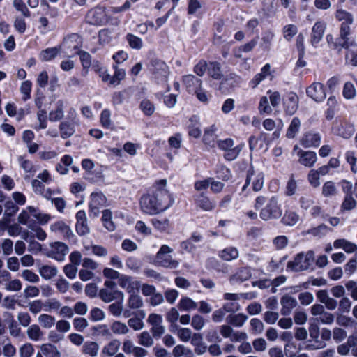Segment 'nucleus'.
I'll return each instance as SVG.
<instances>
[{
	"label": "nucleus",
	"instance_id": "f257e3e1",
	"mask_svg": "<svg viewBox=\"0 0 357 357\" xmlns=\"http://www.w3.org/2000/svg\"><path fill=\"white\" fill-rule=\"evenodd\" d=\"M167 183L166 179L157 181L153 186V193L144 195L141 197L139 204L143 213L155 215L165 211L172 205L174 199L166 188Z\"/></svg>",
	"mask_w": 357,
	"mask_h": 357
},
{
	"label": "nucleus",
	"instance_id": "f03ea898",
	"mask_svg": "<svg viewBox=\"0 0 357 357\" xmlns=\"http://www.w3.org/2000/svg\"><path fill=\"white\" fill-rule=\"evenodd\" d=\"M314 261V252L309 250L306 253L300 252L294 260L287 263V268L294 271L299 272L307 270Z\"/></svg>",
	"mask_w": 357,
	"mask_h": 357
},
{
	"label": "nucleus",
	"instance_id": "7ed1b4c3",
	"mask_svg": "<svg viewBox=\"0 0 357 357\" xmlns=\"http://www.w3.org/2000/svg\"><path fill=\"white\" fill-rule=\"evenodd\" d=\"M174 252L168 245H162L156 253L155 260L160 266L167 268H176L179 266L180 262L174 259L171 254Z\"/></svg>",
	"mask_w": 357,
	"mask_h": 357
},
{
	"label": "nucleus",
	"instance_id": "20e7f679",
	"mask_svg": "<svg viewBox=\"0 0 357 357\" xmlns=\"http://www.w3.org/2000/svg\"><path fill=\"white\" fill-rule=\"evenodd\" d=\"M67 119L61 122L59 126L60 135L63 139L69 138L75 132V124L77 119V111L75 108L70 107L68 109Z\"/></svg>",
	"mask_w": 357,
	"mask_h": 357
},
{
	"label": "nucleus",
	"instance_id": "39448f33",
	"mask_svg": "<svg viewBox=\"0 0 357 357\" xmlns=\"http://www.w3.org/2000/svg\"><path fill=\"white\" fill-rule=\"evenodd\" d=\"M282 215V211L275 197H272L268 204L261 210L260 218L264 220L278 218Z\"/></svg>",
	"mask_w": 357,
	"mask_h": 357
},
{
	"label": "nucleus",
	"instance_id": "423d86ee",
	"mask_svg": "<svg viewBox=\"0 0 357 357\" xmlns=\"http://www.w3.org/2000/svg\"><path fill=\"white\" fill-rule=\"evenodd\" d=\"M68 252V245L58 241L50 244V248L47 250L46 255L57 261H63Z\"/></svg>",
	"mask_w": 357,
	"mask_h": 357
},
{
	"label": "nucleus",
	"instance_id": "0eeeda50",
	"mask_svg": "<svg viewBox=\"0 0 357 357\" xmlns=\"http://www.w3.org/2000/svg\"><path fill=\"white\" fill-rule=\"evenodd\" d=\"M63 51L68 56H73L79 53V37L76 35L66 38L61 45Z\"/></svg>",
	"mask_w": 357,
	"mask_h": 357
},
{
	"label": "nucleus",
	"instance_id": "6e6552de",
	"mask_svg": "<svg viewBox=\"0 0 357 357\" xmlns=\"http://www.w3.org/2000/svg\"><path fill=\"white\" fill-rule=\"evenodd\" d=\"M150 70L155 78L166 79L169 73L167 65L158 59H153L151 61Z\"/></svg>",
	"mask_w": 357,
	"mask_h": 357
},
{
	"label": "nucleus",
	"instance_id": "1a4fd4ad",
	"mask_svg": "<svg viewBox=\"0 0 357 357\" xmlns=\"http://www.w3.org/2000/svg\"><path fill=\"white\" fill-rule=\"evenodd\" d=\"M264 174L261 172L255 173L253 170L248 171L243 190H245L247 185L250 183H252V190L254 191L257 192L261 190L264 185Z\"/></svg>",
	"mask_w": 357,
	"mask_h": 357
},
{
	"label": "nucleus",
	"instance_id": "9d476101",
	"mask_svg": "<svg viewBox=\"0 0 357 357\" xmlns=\"http://www.w3.org/2000/svg\"><path fill=\"white\" fill-rule=\"evenodd\" d=\"M107 198L102 192H93L91 195L90 212L95 216L99 213V208L107 206Z\"/></svg>",
	"mask_w": 357,
	"mask_h": 357
},
{
	"label": "nucleus",
	"instance_id": "9b49d317",
	"mask_svg": "<svg viewBox=\"0 0 357 357\" xmlns=\"http://www.w3.org/2000/svg\"><path fill=\"white\" fill-rule=\"evenodd\" d=\"M147 322L151 325V333L153 337H160L165 333V327L162 325L161 315L152 313L147 319Z\"/></svg>",
	"mask_w": 357,
	"mask_h": 357
},
{
	"label": "nucleus",
	"instance_id": "f8f14e48",
	"mask_svg": "<svg viewBox=\"0 0 357 357\" xmlns=\"http://www.w3.org/2000/svg\"><path fill=\"white\" fill-rule=\"evenodd\" d=\"M86 20L89 23L95 25H100L106 22V13L104 8L96 7L89 10L86 15Z\"/></svg>",
	"mask_w": 357,
	"mask_h": 357
},
{
	"label": "nucleus",
	"instance_id": "ddd939ff",
	"mask_svg": "<svg viewBox=\"0 0 357 357\" xmlns=\"http://www.w3.org/2000/svg\"><path fill=\"white\" fill-rule=\"evenodd\" d=\"M36 212V208L33 206H28L26 209L22 210L17 217L18 223L26 225L31 229H34L36 222L31 219V215L33 216Z\"/></svg>",
	"mask_w": 357,
	"mask_h": 357
},
{
	"label": "nucleus",
	"instance_id": "4468645a",
	"mask_svg": "<svg viewBox=\"0 0 357 357\" xmlns=\"http://www.w3.org/2000/svg\"><path fill=\"white\" fill-rule=\"evenodd\" d=\"M307 95L317 102L323 101L326 98L324 85L319 82L313 83L307 89Z\"/></svg>",
	"mask_w": 357,
	"mask_h": 357
},
{
	"label": "nucleus",
	"instance_id": "2eb2a0df",
	"mask_svg": "<svg viewBox=\"0 0 357 357\" xmlns=\"http://www.w3.org/2000/svg\"><path fill=\"white\" fill-rule=\"evenodd\" d=\"M326 28V23L324 21L317 22L312 29L311 44L316 46L322 39Z\"/></svg>",
	"mask_w": 357,
	"mask_h": 357
},
{
	"label": "nucleus",
	"instance_id": "dca6fc26",
	"mask_svg": "<svg viewBox=\"0 0 357 357\" xmlns=\"http://www.w3.org/2000/svg\"><path fill=\"white\" fill-rule=\"evenodd\" d=\"M297 155L298 156V162L307 167H312L317 160V154L314 151L300 149Z\"/></svg>",
	"mask_w": 357,
	"mask_h": 357
},
{
	"label": "nucleus",
	"instance_id": "f3484780",
	"mask_svg": "<svg viewBox=\"0 0 357 357\" xmlns=\"http://www.w3.org/2000/svg\"><path fill=\"white\" fill-rule=\"evenodd\" d=\"M280 303L282 305L280 313L283 316L290 314L292 310L298 305L296 299L289 294H284L281 298Z\"/></svg>",
	"mask_w": 357,
	"mask_h": 357
},
{
	"label": "nucleus",
	"instance_id": "a211bd4d",
	"mask_svg": "<svg viewBox=\"0 0 357 357\" xmlns=\"http://www.w3.org/2000/svg\"><path fill=\"white\" fill-rule=\"evenodd\" d=\"M119 284L126 289L128 292L134 294L138 291L140 287V282L137 280H133L130 276L121 275L119 280Z\"/></svg>",
	"mask_w": 357,
	"mask_h": 357
},
{
	"label": "nucleus",
	"instance_id": "6ab92c4d",
	"mask_svg": "<svg viewBox=\"0 0 357 357\" xmlns=\"http://www.w3.org/2000/svg\"><path fill=\"white\" fill-rule=\"evenodd\" d=\"M301 143L305 148L317 147L321 144V136L318 133L307 132L302 137Z\"/></svg>",
	"mask_w": 357,
	"mask_h": 357
},
{
	"label": "nucleus",
	"instance_id": "aec40b11",
	"mask_svg": "<svg viewBox=\"0 0 357 357\" xmlns=\"http://www.w3.org/2000/svg\"><path fill=\"white\" fill-rule=\"evenodd\" d=\"M65 103L63 100H59L56 103L54 108L49 113V120L52 122H56L63 119L64 116Z\"/></svg>",
	"mask_w": 357,
	"mask_h": 357
},
{
	"label": "nucleus",
	"instance_id": "412c9836",
	"mask_svg": "<svg viewBox=\"0 0 357 357\" xmlns=\"http://www.w3.org/2000/svg\"><path fill=\"white\" fill-rule=\"evenodd\" d=\"M183 84L189 93H192L201 88L202 80L192 75H187L183 77Z\"/></svg>",
	"mask_w": 357,
	"mask_h": 357
},
{
	"label": "nucleus",
	"instance_id": "4be33fe9",
	"mask_svg": "<svg viewBox=\"0 0 357 357\" xmlns=\"http://www.w3.org/2000/svg\"><path fill=\"white\" fill-rule=\"evenodd\" d=\"M216 132L217 128L214 125L206 129L203 135V142L207 146L214 147L218 139Z\"/></svg>",
	"mask_w": 357,
	"mask_h": 357
},
{
	"label": "nucleus",
	"instance_id": "5701e85b",
	"mask_svg": "<svg viewBox=\"0 0 357 357\" xmlns=\"http://www.w3.org/2000/svg\"><path fill=\"white\" fill-rule=\"evenodd\" d=\"M52 231L62 234L66 238L73 236V231L69 226L63 221H58L50 226Z\"/></svg>",
	"mask_w": 357,
	"mask_h": 357
},
{
	"label": "nucleus",
	"instance_id": "b1692460",
	"mask_svg": "<svg viewBox=\"0 0 357 357\" xmlns=\"http://www.w3.org/2000/svg\"><path fill=\"white\" fill-rule=\"evenodd\" d=\"M271 66L267 63L261 70V73L257 74L250 81V84L254 89L257 87L261 81L271 75Z\"/></svg>",
	"mask_w": 357,
	"mask_h": 357
},
{
	"label": "nucleus",
	"instance_id": "393cba45",
	"mask_svg": "<svg viewBox=\"0 0 357 357\" xmlns=\"http://www.w3.org/2000/svg\"><path fill=\"white\" fill-rule=\"evenodd\" d=\"M99 349V344L93 341H87L84 342L82 347V353L91 357L97 356Z\"/></svg>",
	"mask_w": 357,
	"mask_h": 357
},
{
	"label": "nucleus",
	"instance_id": "a878e982",
	"mask_svg": "<svg viewBox=\"0 0 357 357\" xmlns=\"http://www.w3.org/2000/svg\"><path fill=\"white\" fill-rule=\"evenodd\" d=\"M110 329L112 335H123L130 332L127 324L120 321H114L110 325Z\"/></svg>",
	"mask_w": 357,
	"mask_h": 357
},
{
	"label": "nucleus",
	"instance_id": "bb28decb",
	"mask_svg": "<svg viewBox=\"0 0 357 357\" xmlns=\"http://www.w3.org/2000/svg\"><path fill=\"white\" fill-rule=\"evenodd\" d=\"M120 346V341L113 339L102 348V353L109 357L113 356L118 352Z\"/></svg>",
	"mask_w": 357,
	"mask_h": 357
},
{
	"label": "nucleus",
	"instance_id": "cd10ccee",
	"mask_svg": "<svg viewBox=\"0 0 357 357\" xmlns=\"http://www.w3.org/2000/svg\"><path fill=\"white\" fill-rule=\"evenodd\" d=\"M333 245L335 248H342L347 253L354 252L357 250V245L355 243L344 238L335 240Z\"/></svg>",
	"mask_w": 357,
	"mask_h": 357
},
{
	"label": "nucleus",
	"instance_id": "c85d7f7f",
	"mask_svg": "<svg viewBox=\"0 0 357 357\" xmlns=\"http://www.w3.org/2000/svg\"><path fill=\"white\" fill-rule=\"evenodd\" d=\"M99 296L105 303H109L116 298L119 296L123 297V294L116 290L102 289L99 291Z\"/></svg>",
	"mask_w": 357,
	"mask_h": 357
},
{
	"label": "nucleus",
	"instance_id": "c756f323",
	"mask_svg": "<svg viewBox=\"0 0 357 357\" xmlns=\"http://www.w3.org/2000/svg\"><path fill=\"white\" fill-rule=\"evenodd\" d=\"M28 337L33 341L40 340L43 337V332L38 324H32L29 326L26 331Z\"/></svg>",
	"mask_w": 357,
	"mask_h": 357
},
{
	"label": "nucleus",
	"instance_id": "7c9ffc66",
	"mask_svg": "<svg viewBox=\"0 0 357 357\" xmlns=\"http://www.w3.org/2000/svg\"><path fill=\"white\" fill-rule=\"evenodd\" d=\"M248 319V317L243 314L239 313L236 314H230L227 317V321L228 324L235 326V327H241L246 320Z\"/></svg>",
	"mask_w": 357,
	"mask_h": 357
},
{
	"label": "nucleus",
	"instance_id": "2f4dec72",
	"mask_svg": "<svg viewBox=\"0 0 357 357\" xmlns=\"http://www.w3.org/2000/svg\"><path fill=\"white\" fill-rule=\"evenodd\" d=\"M300 220L298 213L291 211H287L282 218V222L288 226H294Z\"/></svg>",
	"mask_w": 357,
	"mask_h": 357
},
{
	"label": "nucleus",
	"instance_id": "473e14b6",
	"mask_svg": "<svg viewBox=\"0 0 357 357\" xmlns=\"http://www.w3.org/2000/svg\"><path fill=\"white\" fill-rule=\"evenodd\" d=\"M321 192L324 197H331L336 196L338 193V190L335 183L329 181L324 183Z\"/></svg>",
	"mask_w": 357,
	"mask_h": 357
},
{
	"label": "nucleus",
	"instance_id": "72a5a7b5",
	"mask_svg": "<svg viewBox=\"0 0 357 357\" xmlns=\"http://www.w3.org/2000/svg\"><path fill=\"white\" fill-rule=\"evenodd\" d=\"M40 349L45 357H61L57 347L52 344H43Z\"/></svg>",
	"mask_w": 357,
	"mask_h": 357
},
{
	"label": "nucleus",
	"instance_id": "f704fd0d",
	"mask_svg": "<svg viewBox=\"0 0 357 357\" xmlns=\"http://www.w3.org/2000/svg\"><path fill=\"white\" fill-rule=\"evenodd\" d=\"M4 317H7L9 319L8 328L10 335L15 337H19L21 334V328L15 321L12 314L10 312H5Z\"/></svg>",
	"mask_w": 357,
	"mask_h": 357
},
{
	"label": "nucleus",
	"instance_id": "c9c22d12",
	"mask_svg": "<svg viewBox=\"0 0 357 357\" xmlns=\"http://www.w3.org/2000/svg\"><path fill=\"white\" fill-rule=\"evenodd\" d=\"M301 127V121L298 117H294L286 132V137L288 139H294L298 132Z\"/></svg>",
	"mask_w": 357,
	"mask_h": 357
},
{
	"label": "nucleus",
	"instance_id": "e433bc0d",
	"mask_svg": "<svg viewBox=\"0 0 357 357\" xmlns=\"http://www.w3.org/2000/svg\"><path fill=\"white\" fill-rule=\"evenodd\" d=\"M38 272L42 278L45 280H50L56 276L58 271L54 266L43 265L40 267Z\"/></svg>",
	"mask_w": 357,
	"mask_h": 357
},
{
	"label": "nucleus",
	"instance_id": "4c0bfd02",
	"mask_svg": "<svg viewBox=\"0 0 357 357\" xmlns=\"http://www.w3.org/2000/svg\"><path fill=\"white\" fill-rule=\"evenodd\" d=\"M152 224L155 229L161 232L167 231L170 228L169 220L166 218H154L152 220Z\"/></svg>",
	"mask_w": 357,
	"mask_h": 357
},
{
	"label": "nucleus",
	"instance_id": "58836bf2",
	"mask_svg": "<svg viewBox=\"0 0 357 357\" xmlns=\"http://www.w3.org/2000/svg\"><path fill=\"white\" fill-rule=\"evenodd\" d=\"M197 307V303L188 297H183L178 303V307L181 311H190Z\"/></svg>",
	"mask_w": 357,
	"mask_h": 357
},
{
	"label": "nucleus",
	"instance_id": "ea45409f",
	"mask_svg": "<svg viewBox=\"0 0 357 357\" xmlns=\"http://www.w3.org/2000/svg\"><path fill=\"white\" fill-rule=\"evenodd\" d=\"M112 214L109 210L105 209L102 211V221L103 222L105 227L109 231H114L116 228V226L114 222L112 221Z\"/></svg>",
	"mask_w": 357,
	"mask_h": 357
},
{
	"label": "nucleus",
	"instance_id": "a19ab883",
	"mask_svg": "<svg viewBox=\"0 0 357 357\" xmlns=\"http://www.w3.org/2000/svg\"><path fill=\"white\" fill-rule=\"evenodd\" d=\"M38 321L44 328H51L55 324V318L48 314H40Z\"/></svg>",
	"mask_w": 357,
	"mask_h": 357
},
{
	"label": "nucleus",
	"instance_id": "79ce46f5",
	"mask_svg": "<svg viewBox=\"0 0 357 357\" xmlns=\"http://www.w3.org/2000/svg\"><path fill=\"white\" fill-rule=\"evenodd\" d=\"M251 276L250 271L247 268L240 269L235 275L231 277L230 281L231 282H242L248 280Z\"/></svg>",
	"mask_w": 357,
	"mask_h": 357
},
{
	"label": "nucleus",
	"instance_id": "37998d69",
	"mask_svg": "<svg viewBox=\"0 0 357 357\" xmlns=\"http://www.w3.org/2000/svg\"><path fill=\"white\" fill-rule=\"evenodd\" d=\"M220 257L225 261H231L238 257V251L233 247L227 248L220 252Z\"/></svg>",
	"mask_w": 357,
	"mask_h": 357
},
{
	"label": "nucleus",
	"instance_id": "c03bdc74",
	"mask_svg": "<svg viewBox=\"0 0 357 357\" xmlns=\"http://www.w3.org/2000/svg\"><path fill=\"white\" fill-rule=\"evenodd\" d=\"M209 75L215 79H220L222 77L220 65L218 62H211L208 67Z\"/></svg>",
	"mask_w": 357,
	"mask_h": 357
},
{
	"label": "nucleus",
	"instance_id": "a18cd8bd",
	"mask_svg": "<svg viewBox=\"0 0 357 357\" xmlns=\"http://www.w3.org/2000/svg\"><path fill=\"white\" fill-rule=\"evenodd\" d=\"M143 306V301L139 295L132 294L128 300V307L133 310H138Z\"/></svg>",
	"mask_w": 357,
	"mask_h": 357
},
{
	"label": "nucleus",
	"instance_id": "49530a36",
	"mask_svg": "<svg viewBox=\"0 0 357 357\" xmlns=\"http://www.w3.org/2000/svg\"><path fill=\"white\" fill-rule=\"evenodd\" d=\"M197 204L202 209L210 211L215 207V204L210 201V199L204 195H200L197 200Z\"/></svg>",
	"mask_w": 357,
	"mask_h": 357
},
{
	"label": "nucleus",
	"instance_id": "de8ad7c7",
	"mask_svg": "<svg viewBox=\"0 0 357 357\" xmlns=\"http://www.w3.org/2000/svg\"><path fill=\"white\" fill-rule=\"evenodd\" d=\"M61 305V303L56 298L48 299L44 302V310L45 312H56Z\"/></svg>",
	"mask_w": 357,
	"mask_h": 357
},
{
	"label": "nucleus",
	"instance_id": "09e8293b",
	"mask_svg": "<svg viewBox=\"0 0 357 357\" xmlns=\"http://www.w3.org/2000/svg\"><path fill=\"white\" fill-rule=\"evenodd\" d=\"M59 52V47L47 48L41 52L40 56L42 61H48L54 59Z\"/></svg>",
	"mask_w": 357,
	"mask_h": 357
},
{
	"label": "nucleus",
	"instance_id": "8fccbe9b",
	"mask_svg": "<svg viewBox=\"0 0 357 357\" xmlns=\"http://www.w3.org/2000/svg\"><path fill=\"white\" fill-rule=\"evenodd\" d=\"M126 40L129 46L132 49L140 50L143 47L142 40L132 33L127 34Z\"/></svg>",
	"mask_w": 357,
	"mask_h": 357
},
{
	"label": "nucleus",
	"instance_id": "3c124183",
	"mask_svg": "<svg viewBox=\"0 0 357 357\" xmlns=\"http://www.w3.org/2000/svg\"><path fill=\"white\" fill-rule=\"evenodd\" d=\"M327 226L322 224L316 227H313L307 231H303V235L311 234L313 236L320 237L325 234L327 231Z\"/></svg>",
	"mask_w": 357,
	"mask_h": 357
},
{
	"label": "nucleus",
	"instance_id": "603ef678",
	"mask_svg": "<svg viewBox=\"0 0 357 357\" xmlns=\"http://www.w3.org/2000/svg\"><path fill=\"white\" fill-rule=\"evenodd\" d=\"M357 202L352 197V195L347 194L342 203L341 208L343 211H351L356 206Z\"/></svg>",
	"mask_w": 357,
	"mask_h": 357
},
{
	"label": "nucleus",
	"instance_id": "864d4df0",
	"mask_svg": "<svg viewBox=\"0 0 357 357\" xmlns=\"http://www.w3.org/2000/svg\"><path fill=\"white\" fill-rule=\"evenodd\" d=\"M137 337L140 345L150 347L153 344V340L148 331L142 332Z\"/></svg>",
	"mask_w": 357,
	"mask_h": 357
},
{
	"label": "nucleus",
	"instance_id": "5fc2aeb1",
	"mask_svg": "<svg viewBox=\"0 0 357 357\" xmlns=\"http://www.w3.org/2000/svg\"><path fill=\"white\" fill-rule=\"evenodd\" d=\"M97 335L105 337H111L112 332L110 328L105 324L97 325L93 328Z\"/></svg>",
	"mask_w": 357,
	"mask_h": 357
},
{
	"label": "nucleus",
	"instance_id": "6e6d98bb",
	"mask_svg": "<svg viewBox=\"0 0 357 357\" xmlns=\"http://www.w3.org/2000/svg\"><path fill=\"white\" fill-rule=\"evenodd\" d=\"M140 109L148 116L153 115L155 112L154 105L148 99H144L141 102Z\"/></svg>",
	"mask_w": 357,
	"mask_h": 357
},
{
	"label": "nucleus",
	"instance_id": "4d7b16f0",
	"mask_svg": "<svg viewBox=\"0 0 357 357\" xmlns=\"http://www.w3.org/2000/svg\"><path fill=\"white\" fill-rule=\"evenodd\" d=\"M73 325L76 331L83 332L88 327L89 323L84 317H76L73 320Z\"/></svg>",
	"mask_w": 357,
	"mask_h": 357
},
{
	"label": "nucleus",
	"instance_id": "13d9d810",
	"mask_svg": "<svg viewBox=\"0 0 357 357\" xmlns=\"http://www.w3.org/2000/svg\"><path fill=\"white\" fill-rule=\"evenodd\" d=\"M333 338L336 342H341L344 340L347 337V331L340 327H335L333 331Z\"/></svg>",
	"mask_w": 357,
	"mask_h": 357
},
{
	"label": "nucleus",
	"instance_id": "bf43d9fd",
	"mask_svg": "<svg viewBox=\"0 0 357 357\" xmlns=\"http://www.w3.org/2000/svg\"><path fill=\"white\" fill-rule=\"evenodd\" d=\"M335 17L339 21H342V23H353L352 15L344 10H337L335 14Z\"/></svg>",
	"mask_w": 357,
	"mask_h": 357
},
{
	"label": "nucleus",
	"instance_id": "052dcab7",
	"mask_svg": "<svg viewBox=\"0 0 357 357\" xmlns=\"http://www.w3.org/2000/svg\"><path fill=\"white\" fill-rule=\"evenodd\" d=\"M28 307L32 314H37L44 310V303L41 300H35L28 303Z\"/></svg>",
	"mask_w": 357,
	"mask_h": 357
},
{
	"label": "nucleus",
	"instance_id": "680f3d73",
	"mask_svg": "<svg viewBox=\"0 0 357 357\" xmlns=\"http://www.w3.org/2000/svg\"><path fill=\"white\" fill-rule=\"evenodd\" d=\"M307 180L310 184L314 188H317L320 185V175L316 169H311L309 172Z\"/></svg>",
	"mask_w": 357,
	"mask_h": 357
},
{
	"label": "nucleus",
	"instance_id": "e2e57ef3",
	"mask_svg": "<svg viewBox=\"0 0 357 357\" xmlns=\"http://www.w3.org/2000/svg\"><path fill=\"white\" fill-rule=\"evenodd\" d=\"M13 6L15 8L20 12L25 17H29L31 16L30 12L26 7V4L22 0H13Z\"/></svg>",
	"mask_w": 357,
	"mask_h": 357
},
{
	"label": "nucleus",
	"instance_id": "0e129e2a",
	"mask_svg": "<svg viewBox=\"0 0 357 357\" xmlns=\"http://www.w3.org/2000/svg\"><path fill=\"white\" fill-rule=\"evenodd\" d=\"M109 312L114 317H119L123 313V304L122 302H115L112 303L108 307Z\"/></svg>",
	"mask_w": 357,
	"mask_h": 357
},
{
	"label": "nucleus",
	"instance_id": "69168bd1",
	"mask_svg": "<svg viewBox=\"0 0 357 357\" xmlns=\"http://www.w3.org/2000/svg\"><path fill=\"white\" fill-rule=\"evenodd\" d=\"M0 248H1L2 252L4 255H10L13 250V242L9 238H5L1 243Z\"/></svg>",
	"mask_w": 357,
	"mask_h": 357
},
{
	"label": "nucleus",
	"instance_id": "338daca9",
	"mask_svg": "<svg viewBox=\"0 0 357 357\" xmlns=\"http://www.w3.org/2000/svg\"><path fill=\"white\" fill-rule=\"evenodd\" d=\"M20 325L23 327H27L29 326L31 321L30 314L26 312H20L17 316Z\"/></svg>",
	"mask_w": 357,
	"mask_h": 357
},
{
	"label": "nucleus",
	"instance_id": "774afa93",
	"mask_svg": "<svg viewBox=\"0 0 357 357\" xmlns=\"http://www.w3.org/2000/svg\"><path fill=\"white\" fill-rule=\"evenodd\" d=\"M34 352V348L31 343L22 345L20 349V357H31Z\"/></svg>",
	"mask_w": 357,
	"mask_h": 357
}]
</instances>
